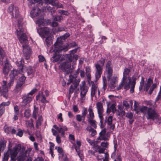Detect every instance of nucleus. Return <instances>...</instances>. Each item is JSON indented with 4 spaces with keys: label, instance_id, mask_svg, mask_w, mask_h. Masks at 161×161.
<instances>
[{
    "label": "nucleus",
    "instance_id": "f257e3e1",
    "mask_svg": "<svg viewBox=\"0 0 161 161\" xmlns=\"http://www.w3.org/2000/svg\"><path fill=\"white\" fill-rule=\"evenodd\" d=\"M11 146H9L8 150L5 152L3 161H8L10 157V161H25L26 159L31 158L29 154L32 149L28 148L25 152L23 150H21V147L20 144L16 145L14 147L11 148Z\"/></svg>",
    "mask_w": 161,
    "mask_h": 161
},
{
    "label": "nucleus",
    "instance_id": "f03ea898",
    "mask_svg": "<svg viewBox=\"0 0 161 161\" xmlns=\"http://www.w3.org/2000/svg\"><path fill=\"white\" fill-rule=\"evenodd\" d=\"M77 48H75L70 51L69 54H66L63 56L62 58H66V61L63 62L59 66L60 68L62 70L65 71L66 74H68L72 72V69L71 68V62L75 60L76 61L78 59V56L74 53L76 52Z\"/></svg>",
    "mask_w": 161,
    "mask_h": 161
},
{
    "label": "nucleus",
    "instance_id": "7ed1b4c3",
    "mask_svg": "<svg viewBox=\"0 0 161 161\" xmlns=\"http://www.w3.org/2000/svg\"><path fill=\"white\" fill-rule=\"evenodd\" d=\"M136 80V78H134L132 81H131L130 78H128V79L124 80L122 79L118 86L117 87L116 90H119L121 89L123 87L124 89L126 90H128L129 88H130V92L131 93L134 92Z\"/></svg>",
    "mask_w": 161,
    "mask_h": 161
},
{
    "label": "nucleus",
    "instance_id": "20e7f679",
    "mask_svg": "<svg viewBox=\"0 0 161 161\" xmlns=\"http://www.w3.org/2000/svg\"><path fill=\"white\" fill-rule=\"evenodd\" d=\"M139 111L144 114L147 119H152L153 120L157 113L155 109L145 106L141 107L139 108Z\"/></svg>",
    "mask_w": 161,
    "mask_h": 161
},
{
    "label": "nucleus",
    "instance_id": "39448f33",
    "mask_svg": "<svg viewBox=\"0 0 161 161\" xmlns=\"http://www.w3.org/2000/svg\"><path fill=\"white\" fill-rule=\"evenodd\" d=\"M105 62L104 58H101L95 64V80L97 81L100 78L102 74L103 67Z\"/></svg>",
    "mask_w": 161,
    "mask_h": 161
},
{
    "label": "nucleus",
    "instance_id": "423d86ee",
    "mask_svg": "<svg viewBox=\"0 0 161 161\" xmlns=\"http://www.w3.org/2000/svg\"><path fill=\"white\" fill-rule=\"evenodd\" d=\"M17 26L18 28L17 29L16 33L19 41L23 44H26L28 42L27 37L25 34L23 33L24 29L21 23L18 22Z\"/></svg>",
    "mask_w": 161,
    "mask_h": 161
},
{
    "label": "nucleus",
    "instance_id": "0eeeda50",
    "mask_svg": "<svg viewBox=\"0 0 161 161\" xmlns=\"http://www.w3.org/2000/svg\"><path fill=\"white\" fill-rule=\"evenodd\" d=\"M54 48L53 49V47H50L49 52L59 53V52L61 51L66 52L68 50V45H64L63 44L62 41H58L57 40L56 42L54 44Z\"/></svg>",
    "mask_w": 161,
    "mask_h": 161
},
{
    "label": "nucleus",
    "instance_id": "6e6552de",
    "mask_svg": "<svg viewBox=\"0 0 161 161\" xmlns=\"http://www.w3.org/2000/svg\"><path fill=\"white\" fill-rule=\"evenodd\" d=\"M14 79H11L7 85V82L5 80L2 82V87L0 86V94L4 97L7 98L8 96V89L12 86L14 83Z\"/></svg>",
    "mask_w": 161,
    "mask_h": 161
},
{
    "label": "nucleus",
    "instance_id": "1a4fd4ad",
    "mask_svg": "<svg viewBox=\"0 0 161 161\" xmlns=\"http://www.w3.org/2000/svg\"><path fill=\"white\" fill-rule=\"evenodd\" d=\"M8 12L13 18H17L19 15L18 7L13 5H11L9 7Z\"/></svg>",
    "mask_w": 161,
    "mask_h": 161
},
{
    "label": "nucleus",
    "instance_id": "9d476101",
    "mask_svg": "<svg viewBox=\"0 0 161 161\" xmlns=\"http://www.w3.org/2000/svg\"><path fill=\"white\" fill-rule=\"evenodd\" d=\"M96 108L98 114V116L100 120V122L101 124H102L103 120V114L104 112L103 104L101 102H97L96 104Z\"/></svg>",
    "mask_w": 161,
    "mask_h": 161
},
{
    "label": "nucleus",
    "instance_id": "9b49d317",
    "mask_svg": "<svg viewBox=\"0 0 161 161\" xmlns=\"http://www.w3.org/2000/svg\"><path fill=\"white\" fill-rule=\"evenodd\" d=\"M43 34L46 35H47L45 40V43L47 47H49L53 43V36L49 33L48 30L47 28L43 29Z\"/></svg>",
    "mask_w": 161,
    "mask_h": 161
},
{
    "label": "nucleus",
    "instance_id": "f8f14e48",
    "mask_svg": "<svg viewBox=\"0 0 161 161\" xmlns=\"http://www.w3.org/2000/svg\"><path fill=\"white\" fill-rule=\"evenodd\" d=\"M91 83L92 85L91 88V97H93L96 96L97 94H98V95H99L100 92L97 85L93 81H92Z\"/></svg>",
    "mask_w": 161,
    "mask_h": 161
},
{
    "label": "nucleus",
    "instance_id": "ddd939ff",
    "mask_svg": "<svg viewBox=\"0 0 161 161\" xmlns=\"http://www.w3.org/2000/svg\"><path fill=\"white\" fill-rule=\"evenodd\" d=\"M22 101L21 103V106H25L30 103L32 99V97L27 94L24 95L22 97Z\"/></svg>",
    "mask_w": 161,
    "mask_h": 161
},
{
    "label": "nucleus",
    "instance_id": "4468645a",
    "mask_svg": "<svg viewBox=\"0 0 161 161\" xmlns=\"http://www.w3.org/2000/svg\"><path fill=\"white\" fill-rule=\"evenodd\" d=\"M113 72V66L110 61H108L106 64L105 72L107 75V78L111 77Z\"/></svg>",
    "mask_w": 161,
    "mask_h": 161
},
{
    "label": "nucleus",
    "instance_id": "2eb2a0df",
    "mask_svg": "<svg viewBox=\"0 0 161 161\" xmlns=\"http://www.w3.org/2000/svg\"><path fill=\"white\" fill-rule=\"evenodd\" d=\"M108 81L109 82L108 86L111 89H113L116 86L118 83V78L116 76H113L111 78H107Z\"/></svg>",
    "mask_w": 161,
    "mask_h": 161
},
{
    "label": "nucleus",
    "instance_id": "dca6fc26",
    "mask_svg": "<svg viewBox=\"0 0 161 161\" xmlns=\"http://www.w3.org/2000/svg\"><path fill=\"white\" fill-rule=\"evenodd\" d=\"M43 13L37 7H34L31 11L30 15L32 18L41 17Z\"/></svg>",
    "mask_w": 161,
    "mask_h": 161
},
{
    "label": "nucleus",
    "instance_id": "f3484780",
    "mask_svg": "<svg viewBox=\"0 0 161 161\" xmlns=\"http://www.w3.org/2000/svg\"><path fill=\"white\" fill-rule=\"evenodd\" d=\"M88 87L85 85L80 86V100L82 102L84 100L85 96L88 91Z\"/></svg>",
    "mask_w": 161,
    "mask_h": 161
},
{
    "label": "nucleus",
    "instance_id": "a211bd4d",
    "mask_svg": "<svg viewBox=\"0 0 161 161\" xmlns=\"http://www.w3.org/2000/svg\"><path fill=\"white\" fill-rule=\"evenodd\" d=\"M44 2L46 4H49L53 6H56L57 8H63V5L59 3L57 0H44Z\"/></svg>",
    "mask_w": 161,
    "mask_h": 161
},
{
    "label": "nucleus",
    "instance_id": "6ab92c4d",
    "mask_svg": "<svg viewBox=\"0 0 161 161\" xmlns=\"http://www.w3.org/2000/svg\"><path fill=\"white\" fill-rule=\"evenodd\" d=\"M109 136L106 133V129H103L99 133V136L97 138V140L107 141L108 140Z\"/></svg>",
    "mask_w": 161,
    "mask_h": 161
},
{
    "label": "nucleus",
    "instance_id": "aec40b11",
    "mask_svg": "<svg viewBox=\"0 0 161 161\" xmlns=\"http://www.w3.org/2000/svg\"><path fill=\"white\" fill-rule=\"evenodd\" d=\"M23 68V67L22 66L21 69L19 71L15 69H14L12 70L9 74V76L10 79L14 80L15 77L18 75L19 73L23 75V72L22 70Z\"/></svg>",
    "mask_w": 161,
    "mask_h": 161
},
{
    "label": "nucleus",
    "instance_id": "412c9836",
    "mask_svg": "<svg viewBox=\"0 0 161 161\" xmlns=\"http://www.w3.org/2000/svg\"><path fill=\"white\" fill-rule=\"evenodd\" d=\"M26 79V77L22 75L19 79V81L21 83L17 84L16 86L15 91L18 92L21 89V86Z\"/></svg>",
    "mask_w": 161,
    "mask_h": 161
},
{
    "label": "nucleus",
    "instance_id": "4be33fe9",
    "mask_svg": "<svg viewBox=\"0 0 161 161\" xmlns=\"http://www.w3.org/2000/svg\"><path fill=\"white\" fill-rule=\"evenodd\" d=\"M53 21L51 25L52 27H55L57 26L58 24L56 21H61L63 20V17L61 16H53Z\"/></svg>",
    "mask_w": 161,
    "mask_h": 161
},
{
    "label": "nucleus",
    "instance_id": "5701e85b",
    "mask_svg": "<svg viewBox=\"0 0 161 161\" xmlns=\"http://www.w3.org/2000/svg\"><path fill=\"white\" fill-rule=\"evenodd\" d=\"M88 114L87 116L88 119H93L94 117L93 109L92 106H90L88 109Z\"/></svg>",
    "mask_w": 161,
    "mask_h": 161
},
{
    "label": "nucleus",
    "instance_id": "b1692460",
    "mask_svg": "<svg viewBox=\"0 0 161 161\" xmlns=\"http://www.w3.org/2000/svg\"><path fill=\"white\" fill-rule=\"evenodd\" d=\"M40 99L41 102L43 103H48V102L46 100V98L42 92L40 93L39 95L36 96V99Z\"/></svg>",
    "mask_w": 161,
    "mask_h": 161
},
{
    "label": "nucleus",
    "instance_id": "393cba45",
    "mask_svg": "<svg viewBox=\"0 0 161 161\" xmlns=\"http://www.w3.org/2000/svg\"><path fill=\"white\" fill-rule=\"evenodd\" d=\"M23 48L24 54H30L31 53V50L30 47L28 46L27 45H23Z\"/></svg>",
    "mask_w": 161,
    "mask_h": 161
},
{
    "label": "nucleus",
    "instance_id": "a878e982",
    "mask_svg": "<svg viewBox=\"0 0 161 161\" xmlns=\"http://www.w3.org/2000/svg\"><path fill=\"white\" fill-rule=\"evenodd\" d=\"M61 55L59 53H55L51 59L52 60V58L53 59V62L55 63L58 61Z\"/></svg>",
    "mask_w": 161,
    "mask_h": 161
},
{
    "label": "nucleus",
    "instance_id": "bb28decb",
    "mask_svg": "<svg viewBox=\"0 0 161 161\" xmlns=\"http://www.w3.org/2000/svg\"><path fill=\"white\" fill-rule=\"evenodd\" d=\"M113 117L112 116H109L107 119V124L108 125L110 126V128L111 129L113 130L115 128V125L112 123Z\"/></svg>",
    "mask_w": 161,
    "mask_h": 161
},
{
    "label": "nucleus",
    "instance_id": "cd10ccee",
    "mask_svg": "<svg viewBox=\"0 0 161 161\" xmlns=\"http://www.w3.org/2000/svg\"><path fill=\"white\" fill-rule=\"evenodd\" d=\"M67 130L68 129L66 126H62L61 125H59V129L58 132L61 133L62 136L64 137L65 135L64 132L67 131Z\"/></svg>",
    "mask_w": 161,
    "mask_h": 161
},
{
    "label": "nucleus",
    "instance_id": "c85d7f7f",
    "mask_svg": "<svg viewBox=\"0 0 161 161\" xmlns=\"http://www.w3.org/2000/svg\"><path fill=\"white\" fill-rule=\"evenodd\" d=\"M8 61L6 60L5 63V65L3 68V72L5 75L8 74L9 71V68L8 66Z\"/></svg>",
    "mask_w": 161,
    "mask_h": 161
},
{
    "label": "nucleus",
    "instance_id": "c756f323",
    "mask_svg": "<svg viewBox=\"0 0 161 161\" xmlns=\"http://www.w3.org/2000/svg\"><path fill=\"white\" fill-rule=\"evenodd\" d=\"M70 35L69 33H66L64 34V35L58 37L57 39L58 41H62V42H63V40L66 39L67 37L69 36Z\"/></svg>",
    "mask_w": 161,
    "mask_h": 161
},
{
    "label": "nucleus",
    "instance_id": "7c9ffc66",
    "mask_svg": "<svg viewBox=\"0 0 161 161\" xmlns=\"http://www.w3.org/2000/svg\"><path fill=\"white\" fill-rule=\"evenodd\" d=\"M152 83L153 80L150 78L148 79L147 83L145 85V89L146 92L148 90Z\"/></svg>",
    "mask_w": 161,
    "mask_h": 161
},
{
    "label": "nucleus",
    "instance_id": "2f4dec72",
    "mask_svg": "<svg viewBox=\"0 0 161 161\" xmlns=\"http://www.w3.org/2000/svg\"><path fill=\"white\" fill-rule=\"evenodd\" d=\"M81 145V142L80 141H76V144L73 143V146L76 151H78L80 149V147Z\"/></svg>",
    "mask_w": 161,
    "mask_h": 161
},
{
    "label": "nucleus",
    "instance_id": "473e14b6",
    "mask_svg": "<svg viewBox=\"0 0 161 161\" xmlns=\"http://www.w3.org/2000/svg\"><path fill=\"white\" fill-rule=\"evenodd\" d=\"M26 71L28 75H33L34 74L35 70L33 69L31 66L26 67Z\"/></svg>",
    "mask_w": 161,
    "mask_h": 161
},
{
    "label": "nucleus",
    "instance_id": "72a5a7b5",
    "mask_svg": "<svg viewBox=\"0 0 161 161\" xmlns=\"http://www.w3.org/2000/svg\"><path fill=\"white\" fill-rule=\"evenodd\" d=\"M6 141L4 140L1 141L0 142V151L4 150L6 146Z\"/></svg>",
    "mask_w": 161,
    "mask_h": 161
},
{
    "label": "nucleus",
    "instance_id": "f704fd0d",
    "mask_svg": "<svg viewBox=\"0 0 161 161\" xmlns=\"http://www.w3.org/2000/svg\"><path fill=\"white\" fill-rule=\"evenodd\" d=\"M130 71V69L127 68L125 69H124V71L123 73V77L122 79H123L124 80L125 79H128L127 76V75L129 74Z\"/></svg>",
    "mask_w": 161,
    "mask_h": 161
},
{
    "label": "nucleus",
    "instance_id": "c9c22d12",
    "mask_svg": "<svg viewBox=\"0 0 161 161\" xmlns=\"http://www.w3.org/2000/svg\"><path fill=\"white\" fill-rule=\"evenodd\" d=\"M24 116L26 118H28L31 115V111L29 109H26L24 112Z\"/></svg>",
    "mask_w": 161,
    "mask_h": 161
},
{
    "label": "nucleus",
    "instance_id": "e433bc0d",
    "mask_svg": "<svg viewBox=\"0 0 161 161\" xmlns=\"http://www.w3.org/2000/svg\"><path fill=\"white\" fill-rule=\"evenodd\" d=\"M88 122L90 123L91 125L95 128H96L97 127L96 122L93 119H91L87 120Z\"/></svg>",
    "mask_w": 161,
    "mask_h": 161
},
{
    "label": "nucleus",
    "instance_id": "4c0bfd02",
    "mask_svg": "<svg viewBox=\"0 0 161 161\" xmlns=\"http://www.w3.org/2000/svg\"><path fill=\"white\" fill-rule=\"evenodd\" d=\"M38 113V108L36 107L35 106H34V109L33 110L32 116L35 119H36Z\"/></svg>",
    "mask_w": 161,
    "mask_h": 161
},
{
    "label": "nucleus",
    "instance_id": "58836bf2",
    "mask_svg": "<svg viewBox=\"0 0 161 161\" xmlns=\"http://www.w3.org/2000/svg\"><path fill=\"white\" fill-rule=\"evenodd\" d=\"M87 114V108L84 107L83 108V109L82 111V114L83 116V120L84 121L86 117V116Z\"/></svg>",
    "mask_w": 161,
    "mask_h": 161
},
{
    "label": "nucleus",
    "instance_id": "ea45409f",
    "mask_svg": "<svg viewBox=\"0 0 161 161\" xmlns=\"http://www.w3.org/2000/svg\"><path fill=\"white\" fill-rule=\"evenodd\" d=\"M155 120V121L156 122L159 124H160L161 123V118L158 115V113L156 114L155 116V117L154 118V120Z\"/></svg>",
    "mask_w": 161,
    "mask_h": 161
},
{
    "label": "nucleus",
    "instance_id": "a19ab883",
    "mask_svg": "<svg viewBox=\"0 0 161 161\" xmlns=\"http://www.w3.org/2000/svg\"><path fill=\"white\" fill-rule=\"evenodd\" d=\"M86 130H88L90 132H91V135L93 136L97 134V132L96 130H94L93 128H91L90 129H88V127L86 128Z\"/></svg>",
    "mask_w": 161,
    "mask_h": 161
},
{
    "label": "nucleus",
    "instance_id": "79ce46f5",
    "mask_svg": "<svg viewBox=\"0 0 161 161\" xmlns=\"http://www.w3.org/2000/svg\"><path fill=\"white\" fill-rule=\"evenodd\" d=\"M144 86V78L143 77H142L141 81L140 82V85L139 86V90L141 91Z\"/></svg>",
    "mask_w": 161,
    "mask_h": 161
},
{
    "label": "nucleus",
    "instance_id": "37998d69",
    "mask_svg": "<svg viewBox=\"0 0 161 161\" xmlns=\"http://www.w3.org/2000/svg\"><path fill=\"white\" fill-rule=\"evenodd\" d=\"M26 125L27 126L29 127H34V125L33 123V120L32 119H31L30 120L26 121Z\"/></svg>",
    "mask_w": 161,
    "mask_h": 161
},
{
    "label": "nucleus",
    "instance_id": "c03bdc74",
    "mask_svg": "<svg viewBox=\"0 0 161 161\" xmlns=\"http://www.w3.org/2000/svg\"><path fill=\"white\" fill-rule=\"evenodd\" d=\"M44 23V20L42 17H41V18L40 19H38L37 21L36 22V23L39 26H40L41 25L43 24Z\"/></svg>",
    "mask_w": 161,
    "mask_h": 161
},
{
    "label": "nucleus",
    "instance_id": "a18cd8bd",
    "mask_svg": "<svg viewBox=\"0 0 161 161\" xmlns=\"http://www.w3.org/2000/svg\"><path fill=\"white\" fill-rule=\"evenodd\" d=\"M80 82V80L79 79H76V78L74 80L73 83L74 84L75 88H76L78 86Z\"/></svg>",
    "mask_w": 161,
    "mask_h": 161
},
{
    "label": "nucleus",
    "instance_id": "49530a36",
    "mask_svg": "<svg viewBox=\"0 0 161 161\" xmlns=\"http://www.w3.org/2000/svg\"><path fill=\"white\" fill-rule=\"evenodd\" d=\"M10 104V102L9 101H8L7 102H3L0 104V108L2 107H4L5 106H8Z\"/></svg>",
    "mask_w": 161,
    "mask_h": 161
},
{
    "label": "nucleus",
    "instance_id": "de8ad7c7",
    "mask_svg": "<svg viewBox=\"0 0 161 161\" xmlns=\"http://www.w3.org/2000/svg\"><path fill=\"white\" fill-rule=\"evenodd\" d=\"M4 128L5 132L7 134H9L12 130L11 127H8L6 125L5 126Z\"/></svg>",
    "mask_w": 161,
    "mask_h": 161
},
{
    "label": "nucleus",
    "instance_id": "09e8293b",
    "mask_svg": "<svg viewBox=\"0 0 161 161\" xmlns=\"http://www.w3.org/2000/svg\"><path fill=\"white\" fill-rule=\"evenodd\" d=\"M147 103V105L153 107V108H155L156 107L155 103L153 102L152 101H148Z\"/></svg>",
    "mask_w": 161,
    "mask_h": 161
},
{
    "label": "nucleus",
    "instance_id": "8fccbe9b",
    "mask_svg": "<svg viewBox=\"0 0 161 161\" xmlns=\"http://www.w3.org/2000/svg\"><path fill=\"white\" fill-rule=\"evenodd\" d=\"M103 88L105 90L107 87V84L106 82V79L105 77H103Z\"/></svg>",
    "mask_w": 161,
    "mask_h": 161
},
{
    "label": "nucleus",
    "instance_id": "3c124183",
    "mask_svg": "<svg viewBox=\"0 0 161 161\" xmlns=\"http://www.w3.org/2000/svg\"><path fill=\"white\" fill-rule=\"evenodd\" d=\"M77 77L76 75H74V76H72V75H70L69 76V81H70V82H74V80L75 79V78Z\"/></svg>",
    "mask_w": 161,
    "mask_h": 161
},
{
    "label": "nucleus",
    "instance_id": "603ef678",
    "mask_svg": "<svg viewBox=\"0 0 161 161\" xmlns=\"http://www.w3.org/2000/svg\"><path fill=\"white\" fill-rule=\"evenodd\" d=\"M98 151H96V152H98L99 153H103L105 150L103 148H101L100 147L98 146L97 147Z\"/></svg>",
    "mask_w": 161,
    "mask_h": 161
},
{
    "label": "nucleus",
    "instance_id": "864d4df0",
    "mask_svg": "<svg viewBox=\"0 0 161 161\" xmlns=\"http://www.w3.org/2000/svg\"><path fill=\"white\" fill-rule=\"evenodd\" d=\"M59 13L60 14L65 15H68L69 13L67 11H65L64 10H59Z\"/></svg>",
    "mask_w": 161,
    "mask_h": 161
},
{
    "label": "nucleus",
    "instance_id": "5fc2aeb1",
    "mask_svg": "<svg viewBox=\"0 0 161 161\" xmlns=\"http://www.w3.org/2000/svg\"><path fill=\"white\" fill-rule=\"evenodd\" d=\"M139 105V103L138 102H136V101H134V109L135 110L137 111V113H138V107Z\"/></svg>",
    "mask_w": 161,
    "mask_h": 161
},
{
    "label": "nucleus",
    "instance_id": "6e6d98bb",
    "mask_svg": "<svg viewBox=\"0 0 161 161\" xmlns=\"http://www.w3.org/2000/svg\"><path fill=\"white\" fill-rule=\"evenodd\" d=\"M0 55L2 59L5 56V53L3 49L1 47H0Z\"/></svg>",
    "mask_w": 161,
    "mask_h": 161
},
{
    "label": "nucleus",
    "instance_id": "4d7b16f0",
    "mask_svg": "<svg viewBox=\"0 0 161 161\" xmlns=\"http://www.w3.org/2000/svg\"><path fill=\"white\" fill-rule=\"evenodd\" d=\"M83 118V116L80 114H77L76 115V119L78 122H80Z\"/></svg>",
    "mask_w": 161,
    "mask_h": 161
},
{
    "label": "nucleus",
    "instance_id": "13d9d810",
    "mask_svg": "<svg viewBox=\"0 0 161 161\" xmlns=\"http://www.w3.org/2000/svg\"><path fill=\"white\" fill-rule=\"evenodd\" d=\"M67 28L64 27H59L58 28L57 31H66Z\"/></svg>",
    "mask_w": 161,
    "mask_h": 161
},
{
    "label": "nucleus",
    "instance_id": "bf43d9fd",
    "mask_svg": "<svg viewBox=\"0 0 161 161\" xmlns=\"http://www.w3.org/2000/svg\"><path fill=\"white\" fill-rule=\"evenodd\" d=\"M77 153L78 154V155L79 157L81 159H82L83 158V154L82 153H81L80 151V149L78 151H76Z\"/></svg>",
    "mask_w": 161,
    "mask_h": 161
},
{
    "label": "nucleus",
    "instance_id": "052dcab7",
    "mask_svg": "<svg viewBox=\"0 0 161 161\" xmlns=\"http://www.w3.org/2000/svg\"><path fill=\"white\" fill-rule=\"evenodd\" d=\"M123 105L125 107V108L126 109H128L129 108V105L128 103V102L126 101H124L123 102Z\"/></svg>",
    "mask_w": 161,
    "mask_h": 161
},
{
    "label": "nucleus",
    "instance_id": "680f3d73",
    "mask_svg": "<svg viewBox=\"0 0 161 161\" xmlns=\"http://www.w3.org/2000/svg\"><path fill=\"white\" fill-rule=\"evenodd\" d=\"M36 88L33 89L30 92L27 93L29 95L31 96L36 92Z\"/></svg>",
    "mask_w": 161,
    "mask_h": 161
},
{
    "label": "nucleus",
    "instance_id": "e2e57ef3",
    "mask_svg": "<svg viewBox=\"0 0 161 161\" xmlns=\"http://www.w3.org/2000/svg\"><path fill=\"white\" fill-rule=\"evenodd\" d=\"M98 142L97 141L93 140V142L91 145L93 146V147H98Z\"/></svg>",
    "mask_w": 161,
    "mask_h": 161
},
{
    "label": "nucleus",
    "instance_id": "0e129e2a",
    "mask_svg": "<svg viewBox=\"0 0 161 161\" xmlns=\"http://www.w3.org/2000/svg\"><path fill=\"white\" fill-rule=\"evenodd\" d=\"M0 108H1L0 109V117L3 114L5 110V108L4 107H2Z\"/></svg>",
    "mask_w": 161,
    "mask_h": 161
},
{
    "label": "nucleus",
    "instance_id": "69168bd1",
    "mask_svg": "<svg viewBox=\"0 0 161 161\" xmlns=\"http://www.w3.org/2000/svg\"><path fill=\"white\" fill-rule=\"evenodd\" d=\"M56 141L59 144L61 142V138L59 135H57L56 137Z\"/></svg>",
    "mask_w": 161,
    "mask_h": 161
},
{
    "label": "nucleus",
    "instance_id": "338daca9",
    "mask_svg": "<svg viewBox=\"0 0 161 161\" xmlns=\"http://www.w3.org/2000/svg\"><path fill=\"white\" fill-rule=\"evenodd\" d=\"M52 131L53 133V136H57V135H59L58 134V132L56 130H55L54 129H52Z\"/></svg>",
    "mask_w": 161,
    "mask_h": 161
},
{
    "label": "nucleus",
    "instance_id": "774afa93",
    "mask_svg": "<svg viewBox=\"0 0 161 161\" xmlns=\"http://www.w3.org/2000/svg\"><path fill=\"white\" fill-rule=\"evenodd\" d=\"M18 132L17 133V135L20 137H21L23 135V132L20 129L18 130Z\"/></svg>",
    "mask_w": 161,
    "mask_h": 161
}]
</instances>
